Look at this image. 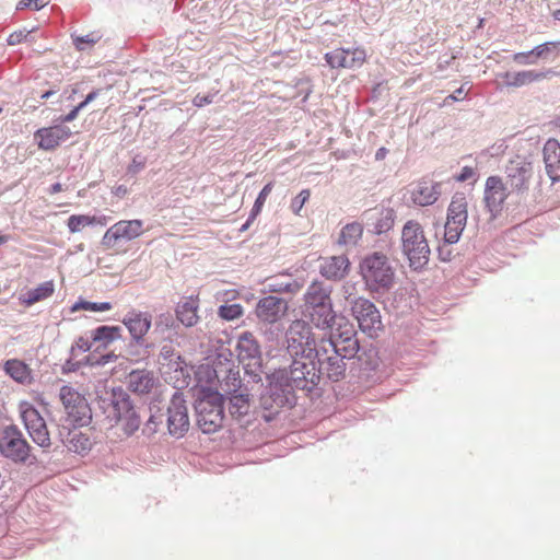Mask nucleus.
Returning a JSON list of instances; mask_svg holds the SVG:
<instances>
[{"mask_svg":"<svg viewBox=\"0 0 560 560\" xmlns=\"http://www.w3.org/2000/svg\"><path fill=\"white\" fill-rule=\"evenodd\" d=\"M359 350L360 345L353 326L348 320H341L336 331L319 341L318 349L313 355L318 382L322 377L332 382L343 378L347 361L354 359Z\"/></svg>","mask_w":560,"mask_h":560,"instance_id":"obj_2","label":"nucleus"},{"mask_svg":"<svg viewBox=\"0 0 560 560\" xmlns=\"http://www.w3.org/2000/svg\"><path fill=\"white\" fill-rule=\"evenodd\" d=\"M359 266L362 280L370 292L384 293L393 287L395 269L385 254L380 252L368 254Z\"/></svg>","mask_w":560,"mask_h":560,"instance_id":"obj_3","label":"nucleus"},{"mask_svg":"<svg viewBox=\"0 0 560 560\" xmlns=\"http://www.w3.org/2000/svg\"><path fill=\"white\" fill-rule=\"evenodd\" d=\"M4 371L9 374L14 381L19 383H25L30 380V369L28 366L16 359L8 360L4 364Z\"/></svg>","mask_w":560,"mask_h":560,"instance_id":"obj_34","label":"nucleus"},{"mask_svg":"<svg viewBox=\"0 0 560 560\" xmlns=\"http://www.w3.org/2000/svg\"><path fill=\"white\" fill-rule=\"evenodd\" d=\"M304 313L315 327L322 330H329V335L336 331L341 320H347L345 317L337 316L332 304L304 310Z\"/></svg>","mask_w":560,"mask_h":560,"instance_id":"obj_20","label":"nucleus"},{"mask_svg":"<svg viewBox=\"0 0 560 560\" xmlns=\"http://www.w3.org/2000/svg\"><path fill=\"white\" fill-rule=\"evenodd\" d=\"M112 192L118 198H124L128 194V188L125 185H117Z\"/></svg>","mask_w":560,"mask_h":560,"instance_id":"obj_59","label":"nucleus"},{"mask_svg":"<svg viewBox=\"0 0 560 560\" xmlns=\"http://www.w3.org/2000/svg\"><path fill=\"white\" fill-rule=\"evenodd\" d=\"M538 58H535L533 49L529 51L516 52L513 55V60L518 65H535Z\"/></svg>","mask_w":560,"mask_h":560,"instance_id":"obj_49","label":"nucleus"},{"mask_svg":"<svg viewBox=\"0 0 560 560\" xmlns=\"http://www.w3.org/2000/svg\"><path fill=\"white\" fill-rule=\"evenodd\" d=\"M98 94H100V90H93L85 96V98H84L85 103L90 104L98 96Z\"/></svg>","mask_w":560,"mask_h":560,"instance_id":"obj_60","label":"nucleus"},{"mask_svg":"<svg viewBox=\"0 0 560 560\" xmlns=\"http://www.w3.org/2000/svg\"><path fill=\"white\" fill-rule=\"evenodd\" d=\"M285 339L291 358L314 359L319 342H316L308 323L303 319L293 320L285 332Z\"/></svg>","mask_w":560,"mask_h":560,"instance_id":"obj_5","label":"nucleus"},{"mask_svg":"<svg viewBox=\"0 0 560 560\" xmlns=\"http://www.w3.org/2000/svg\"><path fill=\"white\" fill-rule=\"evenodd\" d=\"M116 422L121 424V429L127 435L133 434L141 424V418L138 410L135 408L126 416H122Z\"/></svg>","mask_w":560,"mask_h":560,"instance_id":"obj_38","label":"nucleus"},{"mask_svg":"<svg viewBox=\"0 0 560 560\" xmlns=\"http://www.w3.org/2000/svg\"><path fill=\"white\" fill-rule=\"evenodd\" d=\"M172 348L168 346H164L161 350V354L164 359H168L172 355Z\"/></svg>","mask_w":560,"mask_h":560,"instance_id":"obj_64","label":"nucleus"},{"mask_svg":"<svg viewBox=\"0 0 560 560\" xmlns=\"http://www.w3.org/2000/svg\"><path fill=\"white\" fill-rule=\"evenodd\" d=\"M363 234V226L359 222L346 224L339 234L338 244L347 247L355 246Z\"/></svg>","mask_w":560,"mask_h":560,"instance_id":"obj_31","label":"nucleus"},{"mask_svg":"<svg viewBox=\"0 0 560 560\" xmlns=\"http://www.w3.org/2000/svg\"><path fill=\"white\" fill-rule=\"evenodd\" d=\"M30 34H31V32H25V31L13 32L12 34L9 35L7 42L10 46L19 45V44L27 40V37Z\"/></svg>","mask_w":560,"mask_h":560,"instance_id":"obj_51","label":"nucleus"},{"mask_svg":"<svg viewBox=\"0 0 560 560\" xmlns=\"http://www.w3.org/2000/svg\"><path fill=\"white\" fill-rule=\"evenodd\" d=\"M34 3V9L35 10H40L42 8H44L48 2L47 1H44V0H21L18 5H16V9L18 10H23L25 8H28L31 7V4Z\"/></svg>","mask_w":560,"mask_h":560,"instance_id":"obj_53","label":"nucleus"},{"mask_svg":"<svg viewBox=\"0 0 560 560\" xmlns=\"http://www.w3.org/2000/svg\"><path fill=\"white\" fill-rule=\"evenodd\" d=\"M198 305L192 299L179 303L176 308L177 319L186 327H191L198 322Z\"/></svg>","mask_w":560,"mask_h":560,"instance_id":"obj_30","label":"nucleus"},{"mask_svg":"<svg viewBox=\"0 0 560 560\" xmlns=\"http://www.w3.org/2000/svg\"><path fill=\"white\" fill-rule=\"evenodd\" d=\"M310 195L311 194H310L308 189H303L295 198H293V200L291 201V210L295 214L300 213V211L302 210L303 206L308 200Z\"/></svg>","mask_w":560,"mask_h":560,"instance_id":"obj_48","label":"nucleus"},{"mask_svg":"<svg viewBox=\"0 0 560 560\" xmlns=\"http://www.w3.org/2000/svg\"><path fill=\"white\" fill-rule=\"evenodd\" d=\"M441 196V183L420 180L411 191L412 201L421 207L433 205Z\"/></svg>","mask_w":560,"mask_h":560,"instance_id":"obj_25","label":"nucleus"},{"mask_svg":"<svg viewBox=\"0 0 560 560\" xmlns=\"http://www.w3.org/2000/svg\"><path fill=\"white\" fill-rule=\"evenodd\" d=\"M331 292V285L313 281L304 293V310L332 304Z\"/></svg>","mask_w":560,"mask_h":560,"instance_id":"obj_24","label":"nucleus"},{"mask_svg":"<svg viewBox=\"0 0 560 560\" xmlns=\"http://www.w3.org/2000/svg\"><path fill=\"white\" fill-rule=\"evenodd\" d=\"M112 308V304L109 302H89V301H81L77 302L72 306V311L78 310H86L91 312H105L109 311Z\"/></svg>","mask_w":560,"mask_h":560,"instance_id":"obj_42","label":"nucleus"},{"mask_svg":"<svg viewBox=\"0 0 560 560\" xmlns=\"http://www.w3.org/2000/svg\"><path fill=\"white\" fill-rule=\"evenodd\" d=\"M55 291L54 282L46 281L39 284L37 288L28 290L21 296L22 303L30 306L34 303L49 298Z\"/></svg>","mask_w":560,"mask_h":560,"instance_id":"obj_33","label":"nucleus"},{"mask_svg":"<svg viewBox=\"0 0 560 560\" xmlns=\"http://www.w3.org/2000/svg\"><path fill=\"white\" fill-rule=\"evenodd\" d=\"M74 427L72 430H68L65 434L60 431L61 441L65 446L70 451L78 454H84L92 447L90 438Z\"/></svg>","mask_w":560,"mask_h":560,"instance_id":"obj_28","label":"nucleus"},{"mask_svg":"<svg viewBox=\"0 0 560 560\" xmlns=\"http://www.w3.org/2000/svg\"><path fill=\"white\" fill-rule=\"evenodd\" d=\"M107 397L101 399V407L106 410L109 408V412L107 418L114 419L117 421L122 416H126L131 410L135 409L130 400V396L128 393L121 387L113 388L110 393H106Z\"/></svg>","mask_w":560,"mask_h":560,"instance_id":"obj_17","label":"nucleus"},{"mask_svg":"<svg viewBox=\"0 0 560 560\" xmlns=\"http://www.w3.org/2000/svg\"><path fill=\"white\" fill-rule=\"evenodd\" d=\"M256 214H257V213H255V212H253V211H252V215H250V217L247 219V221H246V222H245V223L240 228V231H241V232H244V231H246V230L249 228V225H250V223H252V221L254 220V218H255V215H256Z\"/></svg>","mask_w":560,"mask_h":560,"instance_id":"obj_62","label":"nucleus"},{"mask_svg":"<svg viewBox=\"0 0 560 560\" xmlns=\"http://www.w3.org/2000/svg\"><path fill=\"white\" fill-rule=\"evenodd\" d=\"M20 413L33 442L40 447H48L50 445V436L46 422L39 411L31 402L22 401L20 404Z\"/></svg>","mask_w":560,"mask_h":560,"instance_id":"obj_12","label":"nucleus"},{"mask_svg":"<svg viewBox=\"0 0 560 560\" xmlns=\"http://www.w3.org/2000/svg\"><path fill=\"white\" fill-rule=\"evenodd\" d=\"M67 415L66 422L73 427H83L92 419L91 408L83 395L73 387L63 385L59 392Z\"/></svg>","mask_w":560,"mask_h":560,"instance_id":"obj_8","label":"nucleus"},{"mask_svg":"<svg viewBox=\"0 0 560 560\" xmlns=\"http://www.w3.org/2000/svg\"><path fill=\"white\" fill-rule=\"evenodd\" d=\"M350 271V260L346 255L323 258L319 265L320 275L331 281H340Z\"/></svg>","mask_w":560,"mask_h":560,"instance_id":"obj_23","label":"nucleus"},{"mask_svg":"<svg viewBox=\"0 0 560 560\" xmlns=\"http://www.w3.org/2000/svg\"><path fill=\"white\" fill-rule=\"evenodd\" d=\"M91 347H92V341L90 339L84 338V337H79L75 341V345L72 346L71 351L73 352L74 349L78 348L79 350L86 352L91 349Z\"/></svg>","mask_w":560,"mask_h":560,"instance_id":"obj_55","label":"nucleus"},{"mask_svg":"<svg viewBox=\"0 0 560 560\" xmlns=\"http://www.w3.org/2000/svg\"><path fill=\"white\" fill-rule=\"evenodd\" d=\"M394 221H395L394 210L393 209H383L380 212L378 218H376V220L374 222V228H373L374 233L383 234V233L389 231L394 225Z\"/></svg>","mask_w":560,"mask_h":560,"instance_id":"obj_37","label":"nucleus"},{"mask_svg":"<svg viewBox=\"0 0 560 560\" xmlns=\"http://www.w3.org/2000/svg\"><path fill=\"white\" fill-rule=\"evenodd\" d=\"M174 324V319H173V316L171 314H161L156 320H155V324H154V330L152 331V334H158V332H161L163 334L164 330L168 329L170 327H172Z\"/></svg>","mask_w":560,"mask_h":560,"instance_id":"obj_45","label":"nucleus"},{"mask_svg":"<svg viewBox=\"0 0 560 560\" xmlns=\"http://www.w3.org/2000/svg\"><path fill=\"white\" fill-rule=\"evenodd\" d=\"M214 96H215V94H208V95L197 94L192 100V104L197 107H202L205 105L211 104L213 102Z\"/></svg>","mask_w":560,"mask_h":560,"instance_id":"obj_54","label":"nucleus"},{"mask_svg":"<svg viewBox=\"0 0 560 560\" xmlns=\"http://www.w3.org/2000/svg\"><path fill=\"white\" fill-rule=\"evenodd\" d=\"M79 112L77 110V108L74 107L70 113H68L67 115L65 116H61L57 119V121L62 125V124H66V122H71L73 121L77 116H78Z\"/></svg>","mask_w":560,"mask_h":560,"instance_id":"obj_57","label":"nucleus"},{"mask_svg":"<svg viewBox=\"0 0 560 560\" xmlns=\"http://www.w3.org/2000/svg\"><path fill=\"white\" fill-rule=\"evenodd\" d=\"M249 410V397L247 394L238 393L233 389V394L229 397V411L233 418L240 419L247 415Z\"/></svg>","mask_w":560,"mask_h":560,"instance_id":"obj_32","label":"nucleus"},{"mask_svg":"<svg viewBox=\"0 0 560 560\" xmlns=\"http://www.w3.org/2000/svg\"><path fill=\"white\" fill-rule=\"evenodd\" d=\"M120 330L118 326H100L93 330L92 341L106 346L119 336Z\"/></svg>","mask_w":560,"mask_h":560,"instance_id":"obj_35","label":"nucleus"},{"mask_svg":"<svg viewBox=\"0 0 560 560\" xmlns=\"http://www.w3.org/2000/svg\"><path fill=\"white\" fill-rule=\"evenodd\" d=\"M345 54H348V52L346 51V48L341 47V48H337L332 51L326 52L324 58L326 60V63L332 69H340V68L353 69V63L346 61Z\"/></svg>","mask_w":560,"mask_h":560,"instance_id":"obj_36","label":"nucleus"},{"mask_svg":"<svg viewBox=\"0 0 560 560\" xmlns=\"http://www.w3.org/2000/svg\"><path fill=\"white\" fill-rule=\"evenodd\" d=\"M455 57H451L450 59H445L443 60L442 58L439 59V63H438V68L440 70H444L446 67L450 66L451 61L454 59Z\"/></svg>","mask_w":560,"mask_h":560,"instance_id":"obj_61","label":"nucleus"},{"mask_svg":"<svg viewBox=\"0 0 560 560\" xmlns=\"http://www.w3.org/2000/svg\"><path fill=\"white\" fill-rule=\"evenodd\" d=\"M153 372L148 370H133L127 376L128 388L136 394H148L155 385Z\"/></svg>","mask_w":560,"mask_h":560,"instance_id":"obj_27","label":"nucleus"},{"mask_svg":"<svg viewBox=\"0 0 560 560\" xmlns=\"http://www.w3.org/2000/svg\"><path fill=\"white\" fill-rule=\"evenodd\" d=\"M288 312V302L276 295L260 298L255 306V315L260 325H276Z\"/></svg>","mask_w":560,"mask_h":560,"instance_id":"obj_15","label":"nucleus"},{"mask_svg":"<svg viewBox=\"0 0 560 560\" xmlns=\"http://www.w3.org/2000/svg\"><path fill=\"white\" fill-rule=\"evenodd\" d=\"M346 51L348 54L346 55V61L353 63V69L360 68L366 58V52L363 48L360 47H352V48H346Z\"/></svg>","mask_w":560,"mask_h":560,"instance_id":"obj_41","label":"nucleus"},{"mask_svg":"<svg viewBox=\"0 0 560 560\" xmlns=\"http://www.w3.org/2000/svg\"><path fill=\"white\" fill-rule=\"evenodd\" d=\"M71 135L72 132L69 127L58 124L36 130L34 138L38 141L40 149L50 151L69 139Z\"/></svg>","mask_w":560,"mask_h":560,"instance_id":"obj_21","label":"nucleus"},{"mask_svg":"<svg viewBox=\"0 0 560 560\" xmlns=\"http://www.w3.org/2000/svg\"><path fill=\"white\" fill-rule=\"evenodd\" d=\"M238 360L252 382L258 384L262 380L260 347L250 332H244L237 341Z\"/></svg>","mask_w":560,"mask_h":560,"instance_id":"obj_9","label":"nucleus"},{"mask_svg":"<svg viewBox=\"0 0 560 560\" xmlns=\"http://www.w3.org/2000/svg\"><path fill=\"white\" fill-rule=\"evenodd\" d=\"M0 455L14 464L34 465L37 459L31 446L15 425H8L0 435Z\"/></svg>","mask_w":560,"mask_h":560,"instance_id":"obj_6","label":"nucleus"},{"mask_svg":"<svg viewBox=\"0 0 560 560\" xmlns=\"http://www.w3.org/2000/svg\"><path fill=\"white\" fill-rule=\"evenodd\" d=\"M466 95H467V90H465V84H464L460 88H458L457 90H455L453 94L448 95L445 98V101L457 102V101L462 100L463 97H465Z\"/></svg>","mask_w":560,"mask_h":560,"instance_id":"obj_56","label":"nucleus"},{"mask_svg":"<svg viewBox=\"0 0 560 560\" xmlns=\"http://www.w3.org/2000/svg\"><path fill=\"white\" fill-rule=\"evenodd\" d=\"M72 38L78 50H85L88 47L96 44L101 39V36L97 33H90L82 36H72Z\"/></svg>","mask_w":560,"mask_h":560,"instance_id":"obj_44","label":"nucleus"},{"mask_svg":"<svg viewBox=\"0 0 560 560\" xmlns=\"http://www.w3.org/2000/svg\"><path fill=\"white\" fill-rule=\"evenodd\" d=\"M219 316L226 320H233L243 315V307L240 304H224L219 307Z\"/></svg>","mask_w":560,"mask_h":560,"instance_id":"obj_43","label":"nucleus"},{"mask_svg":"<svg viewBox=\"0 0 560 560\" xmlns=\"http://www.w3.org/2000/svg\"><path fill=\"white\" fill-rule=\"evenodd\" d=\"M143 233V221L139 219L120 220L113 224L103 235L102 245L112 248L117 242H130Z\"/></svg>","mask_w":560,"mask_h":560,"instance_id":"obj_14","label":"nucleus"},{"mask_svg":"<svg viewBox=\"0 0 560 560\" xmlns=\"http://www.w3.org/2000/svg\"><path fill=\"white\" fill-rule=\"evenodd\" d=\"M350 310L361 331L369 337H376L378 331L383 329L380 311L369 299L362 296L354 298L350 302Z\"/></svg>","mask_w":560,"mask_h":560,"instance_id":"obj_10","label":"nucleus"},{"mask_svg":"<svg viewBox=\"0 0 560 560\" xmlns=\"http://www.w3.org/2000/svg\"><path fill=\"white\" fill-rule=\"evenodd\" d=\"M508 196L509 192L501 177L490 176L487 178L485 202L492 217H497L501 212Z\"/></svg>","mask_w":560,"mask_h":560,"instance_id":"obj_18","label":"nucleus"},{"mask_svg":"<svg viewBox=\"0 0 560 560\" xmlns=\"http://www.w3.org/2000/svg\"><path fill=\"white\" fill-rule=\"evenodd\" d=\"M505 174L513 190L525 191L533 175V164L525 158L515 156L506 164Z\"/></svg>","mask_w":560,"mask_h":560,"instance_id":"obj_16","label":"nucleus"},{"mask_svg":"<svg viewBox=\"0 0 560 560\" xmlns=\"http://www.w3.org/2000/svg\"><path fill=\"white\" fill-rule=\"evenodd\" d=\"M560 51V42H547L533 48L535 58H548L551 54Z\"/></svg>","mask_w":560,"mask_h":560,"instance_id":"obj_40","label":"nucleus"},{"mask_svg":"<svg viewBox=\"0 0 560 560\" xmlns=\"http://www.w3.org/2000/svg\"><path fill=\"white\" fill-rule=\"evenodd\" d=\"M272 186L273 184L271 182L264 186V188L260 190L258 197L255 200L253 212L258 213L261 210L267 197L272 190Z\"/></svg>","mask_w":560,"mask_h":560,"instance_id":"obj_47","label":"nucleus"},{"mask_svg":"<svg viewBox=\"0 0 560 560\" xmlns=\"http://www.w3.org/2000/svg\"><path fill=\"white\" fill-rule=\"evenodd\" d=\"M401 249L413 270H420L429 262L430 247L423 229L417 221L410 220L404 225Z\"/></svg>","mask_w":560,"mask_h":560,"instance_id":"obj_4","label":"nucleus"},{"mask_svg":"<svg viewBox=\"0 0 560 560\" xmlns=\"http://www.w3.org/2000/svg\"><path fill=\"white\" fill-rule=\"evenodd\" d=\"M96 217L85 214H72L67 221V226L71 233H78L83 228L89 225H95Z\"/></svg>","mask_w":560,"mask_h":560,"instance_id":"obj_39","label":"nucleus"},{"mask_svg":"<svg viewBox=\"0 0 560 560\" xmlns=\"http://www.w3.org/2000/svg\"><path fill=\"white\" fill-rule=\"evenodd\" d=\"M353 290H354V285L350 284V283H346L342 287V292H343L345 299L347 300L349 305H350V302L355 298V296H352Z\"/></svg>","mask_w":560,"mask_h":560,"instance_id":"obj_58","label":"nucleus"},{"mask_svg":"<svg viewBox=\"0 0 560 560\" xmlns=\"http://www.w3.org/2000/svg\"><path fill=\"white\" fill-rule=\"evenodd\" d=\"M476 177V172L472 167L470 166H464L459 174L456 175L455 179L459 183H463V182H466V180H469L471 178H475Z\"/></svg>","mask_w":560,"mask_h":560,"instance_id":"obj_52","label":"nucleus"},{"mask_svg":"<svg viewBox=\"0 0 560 560\" xmlns=\"http://www.w3.org/2000/svg\"><path fill=\"white\" fill-rule=\"evenodd\" d=\"M267 390L260 396V406L271 421L282 408H292L296 404L295 390L311 392L318 385L314 359L292 358L289 368L273 371L269 376Z\"/></svg>","mask_w":560,"mask_h":560,"instance_id":"obj_1","label":"nucleus"},{"mask_svg":"<svg viewBox=\"0 0 560 560\" xmlns=\"http://www.w3.org/2000/svg\"><path fill=\"white\" fill-rule=\"evenodd\" d=\"M545 168L552 182L560 180V142L548 139L542 150Z\"/></svg>","mask_w":560,"mask_h":560,"instance_id":"obj_26","label":"nucleus"},{"mask_svg":"<svg viewBox=\"0 0 560 560\" xmlns=\"http://www.w3.org/2000/svg\"><path fill=\"white\" fill-rule=\"evenodd\" d=\"M161 422H162V416L156 417L154 415H151L142 429V433L148 436L154 434L158 431L159 423H161Z\"/></svg>","mask_w":560,"mask_h":560,"instance_id":"obj_50","label":"nucleus"},{"mask_svg":"<svg viewBox=\"0 0 560 560\" xmlns=\"http://www.w3.org/2000/svg\"><path fill=\"white\" fill-rule=\"evenodd\" d=\"M167 430L174 438H183L189 430V416L183 393L175 392L166 410Z\"/></svg>","mask_w":560,"mask_h":560,"instance_id":"obj_13","label":"nucleus"},{"mask_svg":"<svg viewBox=\"0 0 560 560\" xmlns=\"http://www.w3.org/2000/svg\"><path fill=\"white\" fill-rule=\"evenodd\" d=\"M550 71L541 72L536 70H522L517 72L506 71L501 78L506 86L521 88L535 81H540L547 77Z\"/></svg>","mask_w":560,"mask_h":560,"instance_id":"obj_29","label":"nucleus"},{"mask_svg":"<svg viewBox=\"0 0 560 560\" xmlns=\"http://www.w3.org/2000/svg\"><path fill=\"white\" fill-rule=\"evenodd\" d=\"M122 324L127 327L132 340L139 345H144V336L152 326V316L148 312L130 311L128 312Z\"/></svg>","mask_w":560,"mask_h":560,"instance_id":"obj_19","label":"nucleus"},{"mask_svg":"<svg viewBox=\"0 0 560 560\" xmlns=\"http://www.w3.org/2000/svg\"><path fill=\"white\" fill-rule=\"evenodd\" d=\"M62 190V185L60 183H55L49 188V194L55 195L57 192H60Z\"/></svg>","mask_w":560,"mask_h":560,"instance_id":"obj_63","label":"nucleus"},{"mask_svg":"<svg viewBox=\"0 0 560 560\" xmlns=\"http://www.w3.org/2000/svg\"><path fill=\"white\" fill-rule=\"evenodd\" d=\"M145 164L147 158L144 155L135 154L131 163L127 167V173L132 175L138 174L145 167Z\"/></svg>","mask_w":560,"mask_h":560,"instance_id":"obj_46","label":"nucleus"},{"mask_svg":"<svg viewBox=\"0 0 560 560\" xmlns=\"http://www.w3.org/2000/svg\"><path fill=\"white\" fill-rule=\"evenodd\" d=\"M195 409L198 427L203 433H214L222 427L224 407L223 397L220 394L212 393L198 399Z\"/></svg>","mask_w":560,"mask_h":560,"instance_id":"obj_7","label":"nucleus"},{"mask_svg":"<svg viewBox=\"0 0 560 560\" xmlns=\"http://www.w3.org/2000/svg\"><path fill=\"white\" fill-rule=\"evenodd\" d=\"M467 200L463 194H455L447 209V220L444 226V240L455 244L466 226Z\"/></svg>","mask_w":560,"mask_h":560,"instance_id":"obj_11","label":"nucleus"},{"mask_svg":"<svg viewBox=\"0 0 560 560\" xmlns=\"http://www.w3.org/2000/svg\"><path fill=\"white\" fill-rule=\"evenodd\" d=\"M304 287V281L295 279L291 275L280 273L265 280L264 289L267 293L296 294Z\"/></svg>","mask_w":560,"mask_h":560,"instance_id":"obj_22","label":"nucleus"}]
</instances>
